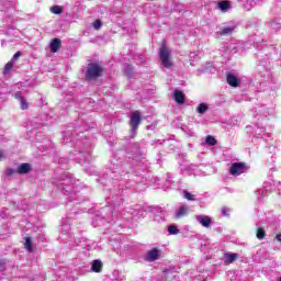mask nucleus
<instances>
[{"label": "nucleus", "mask_w": 281, "mask_h": 281, "mask_svg": "<svg viewBox=\"0 0 281 281\" xmlns=\"http://www.w3.org/2000/svg\"><path fill=\"white\" fill-rule=\"evenodd\" d=\"M124 157V150H119L114 154V159L110 162V172L113 176H110L111 179L117 181L120 177H123L124 175H128V164L121 165L120 159Z\"/></svg>", "instance_id": "obj_1"}, {"label": "nucleus", "mask_w": 281, "mask_h": 281, "mask_svg": "<svg viewBox=\"0 0 281 281\" xmlns=\"http://www.w3.org/2000/svg\"><path fill=\"white\" fill-rule=\"evenodd\" d=\"M171 55L172 50L166 45V42H162L158 52V56L160 58L161 65H164L166 69H170V67H172V60L170 59Z\"/></svg>", "instance_id": "obj_2"}, {"label": "nucleus", "mask_w": 281, "mask_h": 281, "mask_svg": "<svg viewBox=\"0 0 281 281\" xmlns=\"http://www.w3.org/2000/svg\"><path fill=\"white\" fill-rule=\"evenodd\" d=\"M108 205L112 207H119L124 203V198H122V190L121 189H112L110 191V195L106 198Z\"/></svg>", "instance_id": "obj_3"}, {"label": "nucleus", "mask_w": 281, "mask_h": 281, "mask_svg": "<svg viewBox=\"0 0 281 281\" xmlns=\"http://www.w3.org/2000/svg\"><path fill=\"white\" fill-rule=\"evenodd\" d=\"M102 76V67L98 64H89L86 71V80H95Z\"/></svg>", "instance_id": "obj_4"}, {"label": "nucleus", "mask_w": 281, "mask_h": 281, "mask_svg": "<svg viewBox=\"0 0 281 281\" xmlns=\"http://www.w3.org/2000/svg\"><path fill=\"white\" fill-rule=\"evenodd\" d=\"M127 159H132V161H135L136 164H139V161L144 159V154L139 149V144L136 143L131 147L130 153H127Z\"/></svg>", "instance_id": "obj_5"}, {"label": "nucleus", "mask_w": 281, "mask_h": 281, "mask_svg": "<svg viewBox=\"0 0 281 281\" xmlns=\"http://www.w3.org/2000/svg\"><path fill=\"white\" fill-rule=\"evenodd\" d=\"M55 183L58 190H65L66 192H69V190H67V186H74V178L71 175L64 172L58 182Z\"/></svg>", "instance_id": "obj_6"}, {"label": "nucleus", "mask_w": 281, "mask_h": 281, "mask_svg": "<svg viewBox=\"0 0 281 281\" xmlns=\"http://www.w3.org/2000/svg\"><path fill=\"white\" fill-rule=\"evenodd\" d=\"M247 170H249V166H247V164L234 162L231 166L229 172L233 177H240V175H244Z\"/></svg>", "instance_id": "obj_7"}, {"label": "nucleus", "mask_w": 281, "mask_h": 281, "mask_svg": "<svg viewBox=\"0 0 281 281\" xmlns=\"http://www.w3.org/2000/svg\"><path fill=\"white\" fill-rule=\"evenodd\" d=\"M139 124H142V114L139 111H134L131 114L130 126L132 128V133H137V128H139Z\"/></svg>", "instance_id": "obj_8"}, {"label": "nucleus", "mask_w": 281, "mask_h": 281, "mask_svg": "<svg viewBox=\"0 0 281 281\" xmlns=\"http://www.w3.org/2000/svg\"><path fill=\"white\" fill-rule=\"evenodd\" d=\"M237 29H238V25L236 23L229 22L228 24L224 25L221 29L218 34L224 35V36H228V35H232L233 32H236Z\"/></svg>", "instance_id": "obj_9"}, {"label": "nucleus", "mask_w": 281, "mask_h": 281, "mask_svg": "<svg viewBox=\"0 0 281 281\" xmlns=\"http://www.w3.org/2000/svg\"><path fill=\"white\" fill-rule=\"evenodd\" d=\"M195 220L200 223V225H202V227H206V229L212 227V217L207 215H198Z\"/></svg>", "instance_id": "obj_10"}, {"label": "nucleus", "mask_w": 281, "mask_h": 281, "mask_svg": "<svg viewBox=\"0 0 281 281\" xmlns=\"http://www.w3.org/2000/svg\"><path fill=\"white\" fill-rule=\"evenodd\" d=\"M145 260H147V262H155V260H159V249L153 248L149 250L145 256Z\"/></svg>", "instance_id": "obj_11"}, {"label": "nucleus", "mask_w": 281, "mask_h": 281, "mask_svg": "<svg viewBox=\"0 0 281 281\" xmlns=\"http://www.w3.org/2000/svg\"><path fill=\"white\" fill-rule=\"evenodd\" d=\"M268 26L270 27V34H279L281 35V24L276 20L268 22Z\"/></svg>", "instance_id": "obj_12"}, {"label": "nucleus", "mask_w": 281, "mask_h": 281, "mask_svg": "<svg viewBox=\"0 0 281 281\" xmlns=\"http://www.w3.org/2000/svg\"><path fill=\"white\" fill-rule=\"evenodd\" d=\"M188 212H190V206L182 204L175 213L176 218H183V216H188Z\"/></svg>", "instance_id": "obj_13"}, {"label": "nucleus", "mask_w": 281, "mask_h": 281, "mask_svg": "<svg viewBox=\"0 0 281 281\" xmlns=\"http://www.w3.org/2000/svg\"><path fill=\"white\" fill-rule=\"evenodd\" d=\"M244 3L245 10H251V8H256V5H260L262 0H241Z\"/></svg>", "instance_id": "obj_14"}, {"label": "nucleus", "mask_w": 281, "mask_h": 281, "mask_svg": "<svg viewBox=\"0 0 281 281\" xmlns=\"http://www.w3.org/2000/svg\"><path fill=\"white\" fill-rule=\"evenodd\" d=\"M269 192H271V183L266 182L265 187H263V191L260 193V191H257V194H259L257 196L259 203H262V198L267 196V194H269Z\"/></svg>", "instance_id": "obj_15"}, {"label": "nucleus", "mask_w": 281, "mask_h": 281, "mask_svg": "<svg viewBox=\"0 0 281 281\" xmlns=\"http://www.w3.org/2000/svg\"><path fill=\"white\" fill-rule=\"evenodd\" d=\"M173 98L177 104H183L186 102V94L181 90H176L173 92Z\"/></svg>", "instance_id": "obj_16"}, {"label": "nucleus", "mask_w": 281, "mask_h": 281, "mask_svg": "<svg viewBox=\"0 0 281 281\" xmlns=\"http://www.w3.org/2000/svg\"><path fill=\"white\" fill-rule=\"evenodd\" d=\"M217 10H221V12H227L228 10H232V3L228 1H220L217 2Z\"/></svg>", "instance_id": "obj_17"}, {"label": "nucleus", "mask_w": 281, "mask_h": 281, "mask_svg": "<svg viewBox=\"0 0 281 281\" xmlns=\"http://www.w3.org/2000/svg\"><path fill=\"white\" fill-rule=\"evenodd\" d=\"M60 45H61V42H60V38H54L52 42H50V52L53 54H56V52H58V49H60Z\"/></svg>", "instance_id": "obj_18"}, {"label": "nucleus", "mask_w": 281, "mask_h": 281, "mask_svg": "<svg viewBox=\"0 0 281 281\" xmlns=\"http://www.w3.org/2000/svg\"><path fill=\"white\" fill-rule=\"evenodd\" d=\"M32 170V166L30 164H22L18 167L19 175H27Z\"/></svg>", "instance_id": "obj_19"}, {"label": "nucleus", "mask_w": 281, "mask_h": 281, "mask_svg": "<svg viewBox=\"0 0 281 281\" xmlns=\"http://www.w3.org/2000/svg\"><path fill=\"white\" fill-rule=\"evenodd\" d=\"M227 83L231 87H238V85L240 83V81L238 80V78L232 74L227 75Z\"/></svg>", "instance_id": "obj_20"}, {"label": "nucleus", "mask_w": 281, "mask_h": 281, "mask_svg": "<svg viewBox=\"0 0 281 281\" xmlns=\"http://www.w3.org/2000/svg\"><path fill=\"white\" fill-rule=\"evenodd\" d=\"M255 133H256L257 137H261L262 139H265L267 137H271L270 133H266L265 127H257Z\"/></svg>", "instance_id": "obj_21"}, {"label": "nucleus", "mask_w": 281, "mask_h": 281, "mask_svg": "<svg viewBox=\"0 0 281 281\" xmlns=\"http://www.w3.org/2000/svg\"><path fill=\"white\" fill-rule=\"evenodd\" d=\"M76 159H78L79 164H87V162H89V154H85L82 151H79L77 154Z\"/></svg>", "instance_id": "obj_22"}, {"label": "nucleus", "mask_w": 281, "mask_h": 281, "mask_svg": "<svg viewBox=\"0 0 281 281\" xmlns=\"http://www.w3.org/2000/svg\"><path fill=\"white\" fill-rule=\"evenodd\" d=\"M91 270L94 271V273H100V271H102V261L94 260Z\"/></svg>", "instance_id": "obj_23"}, {"label": "nucleus", "mask_w": 281, "mask_h": 281, "mask_svg": "<svg viewBox=\"0 0 281 281\" xmlns=\"http://www.w3.org/2000/svg\"><path fill=\"white\" fill-rule=\"evenodd\" d=\"M210 110V105L207 103H200L199 106L196 108V113H200V115H203L206 111Z\"/></svg>", "instance_id": "obj_24"}, {"label": "nucleus", "mask_w": 281, "mask_h": 281, "mask_svg": "<svg viewBox=\"0 0 281 281\" xmlns=\"http://www.w3.org/2000/svg\"><path fill=\"white\" fill-rule=\"evenodd\" d=\"M224 258L228 265H232V262H235V260L238 258L237 254H225Z\"/></svg>", "instance_id": "obj_25"}, {"label": "nucleus", "mask_w": 281, "mask_h": 281, "mask_svg": "<svg viewBox=\"0 0 281 281\" xmlns=\"http://www.w3.org/2000/svg\"><path fill=\"white\" fill-rule=\"evenodd\" d=\"M265 43H267V41H265V38L258 36L255 42V47H257V49H262L266 45Z\"/></svg>", "instance_id": "obj_26"}, {"label": "nucleus", "mask_w": 281, "mask_h": 281, "mask_svg": "<svg viewBox=\"0 0 281 281\" xmlns=\"http://www.w3.org/2000/svg\"><path fill=\"white\" fill-rule=\"evenodd\" d=\"M183 199H187V201H196V195L190 193L188 190L182 191Z\"/></svg>", "instance_id": "obj_27"}, {"label": "nucleus", "mask_w": 281, "mask_h": 281, "mask_svg": "<svg viewBox=\"0 0 281 281\" xmlns=\"http://www.w3.org/2000/svg\"><path fill=\"white\" fill-rule=\"evenodd\" d=\"M168 232L170 236H177V234H179V228L177 227V225L172 224L168 226Z\"/></svg>", "instance_id": "obj_28"}, {"label": "nucleus", "mask_w": 281, "mask_h": 281, "mask_svg": "<svg viewBox=\"0 0 281 281\" xmlns=\"http://www.w3.org/2000/svg\"><path fill=\"white\" fill-rule=\"evenodd\" d=\"M63 7H59V5H53L50 7V12L53 14H63Z\"/></svg>", "instance_id": "obj_29"}, {"label": "nucleus", "mask_w": 281, "mask_h": 281, "mask_svg": "<svg viewBox=\"0 0 281 281\" xmlns=\"http://www.w3.org/2000/svg\"><path fill=\"white\" fill-rule=\"evenodd\" d=\"M24 247H25V249H27V251H32V249H33L32 237L25 238Z\"/></svg>", "instance_id": "obj_30"}, {"label": "nucleus", "mask_w": 281, "mask_h": 281, "mask_svg": "<svg viewBox=\"0 0 281 281\" xmlns=\"http://www.w3.org/2000/svg\"><path fill=\"white\" fill-rule=\"evenodd\" d=\"M259 113H262V115L267 117V115H273V109L263 108L262 110H259Z\"/></svg>", "instance_id": "obj_31"}, {"label": "nucleus", "mask_w": 281, "mask_h": 281, "mask_svg": "<svg viewBox=\"0 0 281 281\" xmlns=\"http://www.w3.org/2000/svg\"><path fill=\"white\" fill-rule=\"evenodd\" d=\"M154 221H156V223H164L166 221L164 212H160L159 215H155L154 216Z\"/></svg>", "instance_id": "obj_32"}, {"label": "nucleus", "mask_w": 281, "mask_h": 281, "mask_svg": "<svg viewBox=\"0 0 281 281\" xmlns=\"http://www.w3.org/2000/svg\"><path fill=\"white\" fill-rule=\"evenodd\" d=\"M12 67H14V63L10 60V61L4 66V75L10 74V71H12Z\"/></svg>", "instance_id": "obj_33"}, {"label": "nucleus", "mask_w": 281, "mask_h": 281, "mask_svg": "<svg viewBox=\"0 0 281 281\" xmlns=\"http://www.w3.org/2000/svg\"><path fill=\"white\" fill-rule=\"evenodd\" d=\"M267 236V233L263 231V228H258L257 229V238L258 240H262Z\"/></svg>", "instance_id": "obj_34"}, {"label": "nucleus", "mask_w": 281, "mask_h": 281, "mask_svg": "<svg viewBox=\"0 0 281 281\" xmlns=\"http://www.w3.org/2000/svg\"><path fill=\"white\" fill-rule=\"evenodd\" d=\"M205 143L209 146H216V138H214L213 136H207Z\"/></svg>", "instance_id": "obj_35"}, {"label": "nucleus", "mask_w": 281, "mask_h": 281, "mask_svg": "<svg viewBox=\"0 0 281 281\" xmlns=\"http://www.w3.org/2000/svg\"><path fill=\"white\" fill-rule=\"evenodd\" d=\"M124 71H125L126 76H128V78H131V76H133V67L127 65V66H125Z\"/></svg>", "instance_id": "obj_36"}, {"label": "nucleus", "mask_w": 281, "mask_h": 281, "mask_svg": "<svg viewBox=\"0 0 281 281\" xmlns=\"http://www.w3.org/2000/svg\"><path fill=\"white\" fill-rule=\"evenodd\" d=\"M182 131L188 135V137H194V131L189 130L188 127H182Z\"/></svg>", "instance_id": "obj_37"}, {"label": "nucleus", "mask_w": 281, "mask_h": 281, "mask_svg": "<svg viewBox=\"0 0 281 281\" xmlns=\"http://www.w3.org/2000/svg\"><path fill=\"white\" fill-rule=\"evenodd\" d=\"M92 27H94L95 30H100L102 27V21L101 20H95L92 23Z\"/></svg>", "instance_id": "obj_38"}, {"label": "nucleus", "mask_w": 281, "mask_h": 281, "mask_svg": "<svg viewBox=\"0 0 281 281\" xmlns=\"http://www.w3.org/2000/svg\"><path fill=\"white\" fill-rule=\"evenodd\" d=\"M3 34H5L7 36H10V35H14L16 34V29L12 27L11 30H7Z\"/></svg>", "instance_id": "obj_39"}, {"label": "nucleus", "mask_w": 281, "mask_h": 281, "mask_svg": "<svg viewBox=\"0 0 281 281\" xmlns=\"http://www.w3.org/2000/svg\"><path fill=\"white\" fill-rule=\"evenodd\" d=\"M19 58H21V52H16L12 59H11V63H16V60H19Z\"/></svg>", "instance_id": "obj_40"}, {"label": "nucleus", "mask_w": 281, "mask_h": 281, "mask_svg": "<svg viewBox=\"0 0 281 281\" xmlns=\"http://www.w3.org/2000/svg\"><path fill=\"white\" fill-rule=\"evenodd\" d=\"M22 111H25L29 109L27 102L24 100L20 101Z\"/></svg>", "instance_id": "obj_41"}, {"label": "nucleus", "mask_w": 281, "mask_h": 281, "mask_svg": "<svg viewBox=\"0 0 281 281\" xmlns=\"http://www.w3.org/2000/svg\"><path fill=\"white\" fill-rule=\"evenodd\" d=\"M222 214L224 215V216H229V209H227V207H222Z\"/></svg>", "instance_id": "obj_42"}, {"label": "nucleus", "mask_w": 281, "mask_h": 281, "mask_svg": "<svg viewBox=\"0 0 281 281\" xmlns=\"http://www.w3.org/2000/svg\"><path fill=\"white\" fill-rule=\"evenodd\" d=\"M14 98H15L16 100H19L20 102H21L22 100H24L23 94H21V92H16V93L14 94Z\"/></svg>", "instance_id": "obj_43"}, {"label": "nucleus", "mask_w": 281, "mask_h": 281, "mask_svg": "<svg viewBox=\"0 0 281 281\" xmlns=\"http://www.w3.org/2000/svg\"><path fill=\"white\" fill-rule=\"evenodd\" d=\"M14 175V169L7 170V177H12Z\"/></svg>", "instance_id": "obj_44"}, {"label": "nucleus", "mask_w": 281, "mask_h": 281, "mask_svg": "<svg viewBox=\"0 0 281 281\" xmlns=\"http://www.w3.org/2000/svg\"><path fill=\"white\" fill-rule=\"evenodd\" d=\"M0 271H5V262L0 261Z\"/></svg>", "instance_id": "obj_45"}, {"label": "nucleus", "mask_w": 281, "mask_h": 281, "mask_svg": "<svg viewBox=\"0 0 281 281\" xmlns=\"http://www.w3.org/2000/svg\"><path fill=\"white\" fill-rule=\"evenodd\" d=\"M1 159H5V151L0 150V161Z\"/></svg>", "instance_id": "obj_46"}, {"label": "nucleus", "mask_w": 281, "mask_h": 281, "mask_svg": "<svg viewBox=\"0 0 281 281\" xmlns=\"http://www.w3.org/2000/svg\"><path fill=\"white\" fill-rule=\"evenodd\" d=\"M276 239L278 240V243H281V233L276 236Z\"/></svg>", "instance_id": "obj_47"}, {"label": "nucleus", "mask_w": 281, "mask_h": 281, "mask_svg": "<svg viewBox=\"0 0 281 281\" xmlns=\"http://www.w3.org/2000/svg\"><path fill=\"white\" fill-rule=\"evenodd\" d=\"M3 5H5V8H10V5H12V2H7V4L3 3Z\"/></svg>", "instance_id": "obj_48"}, {"label": "nucleus", "mask_w": 281, "mask_h": 281, "mask_svg": "<svg viewBox=\"0 0 281 281\" xmlns=\"http://www.w3.org/2000/svg\"><path fill=\"white\" fill-rule=\"evenodd\" d=\"M194 56H196V53H191L190 54V58H194Z\"/></svg>", "instance_id": "obj_49"}, {"label": "nucleus", "mask_w": 281, "mask_h": 281, "mask_svg": "<svg viewBox=\"0 0 281 281\" xmlns=\"http://www.w3.org/2000/svg\"><path fill=\"white\" fill-rule=\"evenodd\" d=\"M2 47H5V41H2Z\"/></svg>", "instance_id": "obj_50"}, {"label": "nucleus", "mask_w": 281, "mask_h": 281, "mask_svg": "<svg viewBox=\"0 0 281 281\" xmlns=\"http://www.w3.org/2000/svg\"><path fill=\"white\" fill-rule=\"evenodd\" d=\"M277 281H281V277Z\"/></svg>", "instance_id": "obj_51"}, {"label": "nucleus", "mask_w": 281, "mask_h": 281, "mask_svg": "<svg viewBox=\"0 0 281 281\" xmlns=\"http://www.w3.org/2000/svg\"><path fill=\"white\" fill-rule=\"evenodd\" d=\"M99 38H100V41H102L103 37H99Z\"/></svg>", "instance_id": "obj_52"}, {"label": "nucleus", "mask_w": 281, "mask_h": 281, "mask_svg": "<svg viewBox=\"0 0 281 281\" xmlns=\"http://www.w3.org/2000/svg\"><path fill=\"white\" fill-rule=\"evenodd\" d=\"M278 1H281V0H278Z\"/></svg>", "instance_id": "obj_53"}]
</instances>
